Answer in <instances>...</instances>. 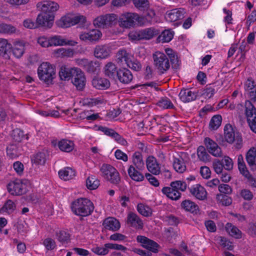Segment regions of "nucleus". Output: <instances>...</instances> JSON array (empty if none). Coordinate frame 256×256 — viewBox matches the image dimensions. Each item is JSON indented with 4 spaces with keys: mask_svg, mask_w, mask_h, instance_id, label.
<instances>
[{
    "mask_svg": "<svg viewBox=\"0 0 256 256\" xmlns=\"http://www.w3.org/2000/svg\"><path fill=\"white\" fill-rule=\"evenodd\" d=\"M93 203L86 198H80L73 202L71 205L72 212L76 215L87 216L92 214L94 210Z\"/></svg>",
    "mask_w": 256,
    "mask_h": 256,
    "instance_id": "obj_1",
    "label": "nucleus"
},
{
    "mask_svg": "<svg viewBox=\"0 0 256 256\" xmlns=\"http://www.w3.org/2000/svg\"><path fill=\"white\" fill-rule=\"evenodd\" d=\"M38 74L40 80L48 84H52L56 76L54 68L48 62L40 64L38 69Z\"/></svg>",
    "mask_w": 256,
    "mask_h": 256,
    "instance_id": "obj_2",
    "label": "nucleus"
},
{
    "mask_svg": "<svg viewBox=\"0 0 256 256\" xmlns=\"http://www.w3.org/2000/svg\"><path fill=\"white\" fill-rule=\"evenodd\" d=\"M160 31L154 28H145L140 30H133L128 34V38L133 40H148L158 35Z\"/></svg>",
    "mask_w": 256,
    "mask_h": 256,
    "instance_id": "obj_3",
    "label": "nucleus"
},
{
    "mask_svg": "<svg viewBox=\"0 0 256 256\" xmlns=\"http://www.w3.org/2000/svg\"><path fill=\"white\" fill-rule=\"evenodd\" d=\"M154 65L160 72V74H164L170 68L168 58L164 53L156 52L153 54Z\"/></svg>",
    "mask_w": 256,
    "mask_h": 256,
    "instance_id": "obj_4",
    "label": "nucleus"
},
{
    "mask_svg": "<svg viewBox=\"0 0 256 256\" xmlns=\"http://www.w3.org/2000/svg\"><path fill=\"white\" fill-rule=\"evenodd\" d=\"M224 136L225 140L229 144L236 142V148L238 149L241 148L242 139L240 134L238 132H235L232 125L226 124L224 128Z\"/></svg>",
    "mask_w": 256,
    "mask_h": 256,
    "instance_id": "obj_5",
    "label": "nucleus"
},
{
    "mask_svg": "<svg viewBox=\"0 0 256 256\" xmlns=\"http://www.w3.org/2000/svg\"><path fill=\"white\" fill-rule=\"evenodd\" d=\"M26 180L16 179L11 181L7 185L8 192L13 196H20L25 194L27 191Z\"/></svg>",
    "mask_w": 256,
    "mask_h": 256,
    "instance_id": "obj_6",
    "label": "nucleus"
},
{
    "mask_svg": "<svg viewBox=\"0 0 256 256\" xmlns=\"http://www.w3.org/2000/svg\"><path fill=\"white\" fill-rule=\"evenodd\" d=\"M54 15L53 14L41 12L38 14L36 21L38 28L42 27L45 28H50L53 25L54 21Z\"/></svg>",
    "mask_w": 256,
    "mask_h": 256,
    "instance_id": "obj_7",
    "label": "nucleus"
},
{
    "mask_svg": "<svg viewBox=\"0 0 256 256\" xmlns=\"http://www.w3.org/2000/svg\"><path fill=\"white\" fill-rule=\"evenodd\" d=\"M136 240L138 242L142 244V246L149 252L154 253H158L159 249L160 248V246L156 242L149 239L147 237L143 236H138L136 237Z\"/></svg>",
    "mask_w": 256,
    "mask_h": 256,
    "instance_id": "obj_8",
    "label": "nucleus"
},
{
    "mask_svg": "<svg viewBox=\"0 0 256 256\" xmlns=\"http://www.w3.org/2000/svg\"><path fill=\"white\" fill-rule=\"evenodd\" d=\"M138 18L139 16L137 14L130 12L124 14L120 18V25L126 28L133 27Z\"/></svg>",
    "mask_w": 256,
    "mask_h": 256,
    "instance_id": "obj_9",
    "label": "nucleus"
},
{
    "mask_svg": "<svg viewBox=\"0 0 256 256\" xmlns=\"http://www.w3.org/2000/svg\"><path fill=\"white\" fill-rule=\"evenodd\" d=\"M78 63L88 73H96L100 70V64L97 61L89 60L88 59L78 60Z\"/></svg>",
    "mask_w": 256,
    "mask_h": 256,
    "instance_id": "obj_10",
    "label": "nucleus"
},
{
    "mask_svg": "<svg viewBox=\"0 0 256 256\" xmlns=\"http://www.w3.org/2000/svg\"><path fill=\"white\" fill-rule=\"evenodd\" d=\"M36 7L42 12L53 14L58 9L59 5L54 2L44 0L38 2Z\"/></svg>",
    "mask_w": 256,
    "mask_h": 256,
    "instance_id": "obj_11",
    "label": "nucleus"
},
{
    "mask_svg": "<svg viewBox=\"0 0 256 256\" xmlns=\"http://www.w3.org/2000/svg\"><path fill=\"white\" fill-rule=\"evenodd\" d=\"M204 144L208 152L214 156H221L222 152L221 148L214 140L208 137L204 140Z\"/></svg>",
    "mask_w": 256,
    "mask_h": 256,
    "instance_id": "obj_12",
    "label": "nucleus"
},
{
    "mask_svg": "<svg viewBox=\"0 0 256 256\" xmlns=\"http://www.w3.org/2000/svg\"><path fill=\"white\" fill-rule=\"evenodd\" d=\"M102 35L100 30L93 29L88 32H84L80 34V38L85 42H92L98 41Z\"/></svg>",
    "mask_w": 256,
    "mask_h": 256,
    "instance_id": "obj_13",
    "label": "nucleus"
},
{
    "mask_svg": "<svg viewBox=\"0 0 256 256\" xmlns=\"http://www.w3.org/2000/svg\"><path fill=\"white\" fill-rule=\"evenodd\" d=\"M76 72H78L73 76L72 82L78 90H82L86 86V78L84 72L80 68H78Z\"/></svg>",
    "mask_w": 256,
    "mask_h": 256,
    "instance_id": "obj_14",
    "label": "nucleus"
},
{
    "mask_svg": "<svg viewBox=\"0 0 256 256\" xmlns=\"http://www.w3.org/2000/svg\"><path fill=\"white\" fill-rule=\"evenodd\" d=\"M184 13L183 8L173 9L166 12L165 18L168 22H174L183 18Z\"/></svg>",
    "mask_w": 256,
    "mask_h": 256,
    "instance_id": "obj_15",
    "label": "nucleus"
},
{
    "mask_svg": "<svg viewBox=\"0 0 256 256\" xmlns=\"http://www.w3.org/2000/svg\"><path fill=\"white\" fill-rule=\"evenodd\" d=\"M133 78L131 72L126 68H119L116 79L124 84L130 83Z\"/></svg>",
    "mask_w": 256,
    "mask_h": 256,
    "instance_id": "obj_16",
    "label": "nucleus"
},
{
    "mask_svg": "<svg viewBox=\"0 0 256 256\" xmlns=\"http://www.w3.org/2000/svg\"><path fill=\"white\" fill-rule=\"evenodd\" d=\"M190 194L197 199L204 200L206 198L207 192L205 188L199 184L188 188Z\"/></svg>",
    "mask_w": 256,
    "mask_h": 256,
    "instance_id": "obj_17",
    "label": "nucleus"
},
{
    "mask_svg": "<svg viewBox=\"0 0 256 256\" xmlns=\"http://www.w3.org/2000/svg\"><path fill=\"white\" fill-rule=\"evenodd\" d=\"M105 76L110 79L116 80L118 72V69L116 65L112 62H108L104 68Z\"/></svg>",
    "mask_w": 256,
    "mask_h": 256,
    "instance_id": "obj_18",
    "label": "nucleus"
},
{
    "mask_svg": "<svg viewBox=\"0 0 256 256\" xmlns=\"http://www.w3.org/2000/svg\"><path fill=\"white\" fill-rule=\"evenodd\" d=\"M78 68H70L66 66H62L59 72V76L62 80H69L74 74L78 72L76 71Z\"/></svg>",
    "mask_w": 256,
    "mask_h": 256,
    "instance_id": "obj_19",
    "label": "nucleus"
},
{
    "mask_svg": "<svg viewBox=\"0 0 256 256\" xmlns=\"http://www.w3.org/2000/svg\"><path fill=\"white\" fill-rule=\"evenodd\" d=\"M146 164L148 170L152 174L155 175L160 174V167L154 157L149 156L146 159Z\"/></svg>",
    "mask_w": 256,
    "mask_h": 256,
    "instance_id": "obj_20",
    "label": "nucleus"
},
{
    "mask_svg": "<svg viewBox=\"0 0 256 256\" xmlns=\"http://www.w3.org/2000/svg\"><path fill=\"white\" fill-rule=\"evenodd\" d=\"M103 225L106 230L113 232L118 230L120 226V222L116 218L112 217L105 219Z\"/></svg>",
    "mask_w": 256,
    "mask_h": 256,
    "instance_id": "obj_21",
    "label": "nucleus"
},
{
    "mask_svg": "<svg viewBox=\"0 0 256 256\" xmlns=\"http://www.w3.org/2000/svg\"><path fill=\"white\" fill-rule=\"evenodd\" d=\"M92 83L94 87L98 90H106L110 86V81L104 78L95 77Z\"/></svg>",
    "mask_w": 256,
    "mask_h": 256,
    "instance_id": "obj_22",
    "label": "nucleus"
},
{
    "mask_svg": "<svg viewBox=\"0 0 256 256\" xmlns=\"http://www.w3.org/2000/svg\"><path fill=\"white\" fill-rule=\"evenodd\" d=\"M180 206L186 211L189 212L193 214H198L200 211L198 206L189 200L182 201Z\"/></svg>",
    "mask_w": 256,
    "mask_h": 256,
    "instance_id": "obj_23",
    "label": "nucleus"
},
{
    "mask_svg": "<svg viewBox=\"0 0 256 256\" xmlns=\"http://www.w3.org/2000/svg\"><path fill=\"white\" fill-rule=\"evenodd\" d=\"M180 100L184 102H188L194 100L196 98V95L188 89L182 90L179 94Z\"/></svg>",
    "mask_w": 256,
    "mask_h": 256,
    "instance_id": "obj_24",
    "label": "nucleus"
},
{
    "mask_svg": "<svg viewBox=\"0 0 256 256\" xmlns=\"http://www.w3.org/2000/svg\"><path fill=\"white\" fill-rule=\"evenodd\" d=\"M162 192L167 197L172 200H178L181 196V193L179 191L171 187H164L162 188Z\"/></svg>",
    "mask_w": 256,
    "mask_h": 256,
    "instance_id": "obj_25",
    "label": "nucleus"
},
{
    "mask_svg": "<svg viewBox=\"0 0 256 256\" xmlns=\"http://www.w3.org/2000/svg\"><path fill=\"white\" fill-rule=\"evenodd\" d=\"M246 160L252 169L256 170V148H252L248 152Z\"/></svg>",
    "mask_w": 256,
    "mask_h": 256,
    "instance_id": "obj_26",
    "label": "nucleus"
},
{
    "mask_svg": "<svg viewBox=\"0 0 256 256\" xmlns=\"http://www.w3.org/2000/svg\"><path fill=\"white\" fill-rule=\"evenodd\" d=\"M110 50L105 46H97L94 48V56L99 58H105L110 55Z\"/></svg>",
    "mask_w": 256,
    "mask_h": 256,
    "instance_id": "obj_27",
    "label": "nucleus"
},
{
    "mask_svg": "<svg viewBox=\"0 0 256 256\" xmlns=\"http://www.w3.org/2000/svg\"><path fill=\"white\" fill-rule=\"evenodd\" d=\"M138 170L136 168L131 165L128 169V174L132 180L136 182H142L144 180V177Z\"/></svg>",
    "mask_w": 256,
    "mask_h": 256,
    "instance_id": "obj_28",
    "label": "nucleus"
},
{
    "mask_svg": "<svg viewBox=\"0 0 256 256\" xmlns=\"http://www.w3.org/2000/svg\"><path fill=\"white\" fill-rule=\"evenodd\" d=\"M128 222L130 223L132 226H136L139 229H141L143 227V222L142 220L133 212L130 213L128 214Z\"/></svg>",
    "mask_w": 256,
    "mask_h": 256,
    "instance_id": "obj_29",
    "label": "nucleus"
},
{
    "mask_svg": "<svg viewBox=\"0 0 256 256\" xmlns=\"http://www.w3.org/2000/svg\"><path fill=\"white\" fill-rule=\"evenodd\" d=\"M24 52V46L21 42H16L14 46H12L10 52H12L13 55L16 58H20L23 55Z\"/></svg>",
    "mask_w": 256,
    "mask_h": 256,
    "instance_id": "obj_30",
    "label": "nucleus"
},
{
    "mask_svg": "<svg viewBox=\"0 0 256 256\" xmlns=\"http://www.w3.org/2000/svg\"><path fill=\"white\" fill-rule=\"evenodd\" d=\"M12 137L14 141L18 143L22 142L24 140L28 139V136L24 134V131L18 128L12 130Z\"/></svg>",
    "mask_w": 256,
    "mask_h": 256,
    "instance_id": "obj_31",
    "label": "nucleus"
},
{
    "mask_svg": "<svg viewBox=\"0 0 256 256\" xmlns=\"http://www.w3.org/2000/svg\"><path fill=\"white\" fill-rule=\"evenodd\" d=\"M58 146L62 151L69 152L74 148V144L72 141L64 139L58 142Z\"/></svg>",
    "mask_w": 256,
    "mask_h": 256,
    "instance_id": "obj_32",
    "label": "nucleus"
},
{
    "mask_svg": "<svg viewBox=\"0 0 256 256\" xmlns=\"http://www.w3.org/2000/svg\"><path fill=\"white\" fill-rule=\"evenodd\" d=\"M173 166L176 171L179 173H182L186 170V166L184 164V160L180 156L179 158L174 157Z\"/></svg>",
    "mask_w": 256,
    "mask_h": 256,
    "instance_id": "obj_33",
    "label": "nucleus"
},
{
    "mask_svg": "<svg viewBox=\"0 0 256 256\" xmlns=\"http://www.w3.org/2000/svg\"><path fill=\"white\" fill-rule=\"evenodd\" d=\"M132 162L135 168L141 170L144 168V162L142 160V154L139 152H136L132 156Z\"/></svg>",
    "mask_w": 256,
    "mask_h": 256,
    "instance_id": "obj_34",
    "label": "nucleus"
},
{
    "mask_svg": "<svg viewBox=\"0 0 256 256\" xmlns=\"http://www.w3.org/2000/svg\"><path fill=\"white\" fill-rule=\"evenodd\" d=\"M226 231L232 236L236 238H242V232L236 226H233L231 223H227L225 226Z\"/></svg>",
    "mask_w": 256,
    "mask_h": 256,
    "instance_id": "obj_35",
    "label": "nucleus"
},
{
    "mask_svg": "<svg viewBox=\"0 0 256 256\" xmlns=\"http://www.w3.org/2000/svg\"><path fill=\"white\" fill-rule=\"evenodd\" d=\"M75 172L72 168L66 167L64 170H60L58 172V174L61 179L64 180H68L72 178L75 176Z\"/></svg>",
    "mask_w": 256,
    "mask_h": 256,
    "instance_id": "obj_36",
    "label": "nucleus"
},
{
    "mask_svg": "<svg viewBox=\"0 0 256 256\" xmlns=\"http://www.w3.org/2000/svg\"><path fill=\"white\" fill-rule=\"evenodd\" d=\"M12 44L8 42L7 40L0 38V56H3L10 53Z\"/></svg>",
    "mask_w": 256,
    "mask_h": 256,
    "instance_id": "obj_37",
    "label": "nucleus"
},
{
    "mask_svg": "<svg viewBox=\"0 0 256 256\" xmlns=\"http://www.w3.org/2000/svg\"><path fill=\"white\" fill-rule=\"evenodd\" d=\"M198 158L200 161L206 162L210 161V156L208 154L204 146H200L197 149Z\"/></svg>",
    "mask_w": 256,
    "mask_h": 256,
    "instance_id": "obj_38",
    "label": "nucleus"
},
{
    "mask_svg": "<svg viewBox=\"0 0 256 256\" xmlns=\"http://www.w3.org/2000/svg\"><path fill=\"white\" fill-rule=\"evenodd\" d=\"M174 36V32L170 30H165L158 37V42H170Z\"/></svg>",
    "mask_w": 256,
    "mask_h": 256,
    "instance_id": "obj_39",
    "label": "nucleus"
},
{
    "mask_svg": "<svg viewBox=\"0 0 256 256\" xmlns=\"http://www.w3.org/2000/svg\"><path fill=\"white\" fill-rule=\"evenodd\" d=\"M245 108V113L248 120V118H252L256 116V109L250 101L246 100V102Z\"/></svg>",
    "mask_w": 256,
    "mask_h": 256,
    "instance_id": "obj_40",
    "label": "nucleus"
},
{
    "mask_svg": "<svg viewBox=\"0 0 256 256\" xmlns=\"http://www.w3.org/2000/svg\"><path fill=\"white\" fill-rule=\"evenodd\" d=\"M100 184V180L94 176H89L86 180V187L90 190L96 189Z\"/></svg>",
    "mask_w": 256,
    "mask_h": 256,
    "instance_id": "obj_41",
    "label": "nucleus"
},
{
    "mask_svg": "<svg viewBox=\"0 0 256 256\" xmlns=\"http://www.w3.org/2000/svg\"><path fill=\"white\" fill-rule=\"evenodd\" d=\"M56 239L62 244H67L70 241V234L64 230H60L56 234Z\"/></svg>",
    "mask_w": 256,
    "mask_h": 256,
    "instance_id": "obj_42",
    "label": "nucleus"
},
{
    "mask_svg": "<svg viewBox=\"0 0 256 256\" xmlns=\"http://www.w3.org/2000/svg\"><path fill=\"white\" fill-rule=\"evenodd\" d=\"M222 118L220 115L217 114L213 116L209 124L210 129L211 130H217L222 124Z\"/></svg>",
    "mask_w": 256,
    "mask_h": 256,
    "instance_id": "obj_43",
    "label": "nucleus"
},
{
    "mask_svg": "<svg viewBox=\"0 0 256 256\" xmlns=\"http://www.w3.org/2000/svg\"><path fill=\"white\" fill-rule=\"evenodd\" d=\"M56 25L60 28H66L72 26L70 16H66L62 17L56 22Z\"/></svg>",
    "mask_w": 256,
    "mask_h": 256,
    "instance_id": "obj_44",
    "label": "nucleus"
},
{
    "mask_svg": "<svg viewBox=\"0 0 256 256\" xmlns=\"http://www.w3.org/2000/svg\"><path fill=\"white\" fill-rule=\"evenodd\" d=\"M238 168L241 174L245 177L247 176L250 172L247 170L245 163L244 161L242 155H240L238 158Z\"/></svg>",
    "mask_w": 256,
    "mask_h": 256,
    "instance_id": "obj_45",
    "label": "nucleus"
},
{
    "mask_svg": "<svg viewBox=\"0 0 256 256\" xmlns=\"http://www.w3.org/2000/svg\"><path fill=\"white\" fill-rule=\"evenodd\" d=\"M50 46H63L70 44V42H67L64 39L60 38V36H54L49 38Z\"/></svg>",
    "mask_w": 256,
    "mask_h": 256,
    "instance_id": "obj_46",
    "label": "nucleus"
},
{
    "mask_svg": "<svg viewBox=\"0 0 256 256\" xmlns=\"http://www.w3.org/2000/svg\"><path fill=\"white\" fill-rule=\"evenodd\" d=\"M8 156L11 158H16L19 155L18 148L16 144H9L6 148Z\"/></svg>",
    "mask_w": 256,
    "mask_h": 256,
    "instance_id": "obj_47",
    "label": "nucleus"
},
{
    "mask_svg": "<svg viewBox=\"0 0 256 256\" xmlns=\"http://www.w3.org/2000/svg\"><path fill=\"white\" fill-rule=\"evenodd\" d=\"M115 170L116 168L114 167L110 164H104L100 168V171L102 176L106 179L108 178L109 175L113 174L112 172H115Z\"/></svg>",
    "mask_w": 256,
    "mask_h": 256,
    "instance_id": "obj_48",
    "label": "nucleus"
},
{
    "mask_svg": "<svg viewBox=\"0 0 256 256\" xmlns=\"http://www.w3.org/2000/svg\"><path fill=\"white\" fill-rule=\"evenodd\" d=\"M32 162L36 164L44 165L46 161V154L44 152H40L34 155L32 159Z\"/></svg>",
    "mask_w": 256,
    "mask_h": 256,
    "instance_id": "obj_49",
    "label": "nucleus"
},
{
    "mask_svg": "<svg viewBox=\"0 0 256 256\" xmlns=\"http://www.w3.org/2000/svg\"><path fill=\"white\" fill-rule=\"evenodd\" d=\"M137 210L142 215L148 217L152 214V211L150 208L144 206L142 204H139L137 206Z\"/></svg>",
    "mask_w": 256,
    "mask_h": 256,
    "instance_id": "obj_50",
    "label": "nucleus"
},
{
    "mask_svg": "<svg viewBox=\"0 0 256 256\" xmlns=\"http://www.w3.org/2000/svg\"><path fill=\"white\" fill-rule=\"evenodd\" d=\"M158 105L164 109H172L174 108V106L168 98H162L158 102Z\"/></svg>",
    "mask_w": 256,
    "mask_h": 256,
    "instance_id": "obj_51",
    "label": "nucleus"
},
{
    "mask_svg": "<svg viewBox=\"0 0 256 256\" xmlns=\"http://www.w3.org/2000/svg\"><path fill=\"white\" fill-rule=\"evenodd\" d=\"M170 187L176 189V190L184 192L186 189V184L185 182L181 180L172 182L170 184Z\"/></svg>",
    "mask_w": 256,
    "mask_h": 256,
    "instance_id": "obj_52",
    "label": "nucleus"
},
{
    "mask_svg": "<svg viewBox=\"0 0 256 256\" xmlns=\"http://www.w3.org/2000/svg\"><path fill=\"white\" fill-rule=\"evenodd\" d=\"M112 172L113 174L109 175L108 178H106V180L110 182L111 184L117 185L120 181V174L116 169L115 170V172Z\"/></svg>",
    "mask_w": 256,
    "mask_h": 256,
    "instance_id": "obj_53",
    "label": "nucleus"
},
{
    "mask_svg": "<svg viewBox=\"0 0 256 256\" xmlns=\"http://www.w3.org/2000/svg\"><path fill=\"white\" fill-rule=\"evenodd\" d=\"M16 205L14 202L10 200L6 201L2 208V210L8 214L12 213L16 209Z\"/></svg>",
    "mask_w": 256,
    "mask_h": 256,
    "instance_id": "obj_54",
    "label": "nucleus"
},
{
    "mask_svg": "<svg viewBox=\"0 0 256 256\" xmlns=\"http://www.w3.org/2000/svg\"><path fill=\"white\" fill-rule=\"evenodd\" d=\"M126 64L128 68L135 71H139L142 68L140 62L137 60L130 59Z\"/></svg>",
    "mask_w": 256,
    "mask_h": 256,
    "instance_id": "obj_55",
    "label": "nucleus"
},
{
    "mask_svg": "<svg viewBox=\"0 0 256 256\" xmlns=\"http://www.w3.org/2000/svg\"><path fill=\"white\" fill-rule=\"evenodd\" d=\"M116 56L118 57V62H124L126 64L127 63L128 60L130 59L128 57L129 54L126 50H119L116 54Z\"/></svg>",
    "mask_w": 256,
    "mask_h": 256,
    "instance_id": "obj_56",
    "label": "nucleus"
},
{
    "mask_svg": "<svg viewBox=\"0 0 256 256\" xmlns=\"http://www.w3.org/2000/svg\"><path fill=\"white\" fill-rule=\"evenodd\" d=\"M16 30V28L10 24H0V33L12 34Z\"/></svg>",
    "mask_w": 256,
    "mask_h": 256,
    "instance_id": "obj_57",
    "label": "nucleus"
},
{
    "mask_svg": "<svg viewBox=\"0 0 256 256\" xmlns=\"http://www.w3.org/2000/svg\"><path fill=\"white\" fill-rule=\"evenodd\" d=\"M216 198L219 200H220V202L222 204V205L226 206H228L230 205L232 203V198L230 196L226 194H217Z\"/></svg>",
    "mask_w": 256,
    "mask_h": 256,
    "instance_id": "obj_58",
    "label": "nucleus"
},
{
    "mask_svg": "<svg viewBox=\"0 0 256 256\" xmlns=\"http://www.w3.org/2000/svg\"><path fill=\"white\" fill-rule=\"evenodd\" d=\"M72 20V26L79 24L80 26H83L86 22V17L84 16L78 15L70 16Z\"/></svg>",
    "mask_w": 256,
    "mask_h": 256,
    "instance_id": "obj_59",
    "label": "nucleus"
},
{
    "mask_svg": "<svg viewBox=\"0 0 256 256\" xmlns=\"http://www.w3.org/2000/svg\"><path fill=\"white\" fill-rule=\"evenodd\" d=\"M220 244L224 248H226V249L230 250H233L234 246L232 245V242H230L228 238L224 236H219Z\"/></svg>",
    "mask_w": 256,
    "mask_h": 256,
    "instance_id": "obj_60",
    "label": "nucleus"
},
{
    "mask_svg": "<svg viewBox=\"0 0 256 256\" xmlns=\"http://www.w3.org/2000/svg\"><path fill=\"white\" fill-rule=\"evenodd\" d=\"M215 93V90L211 86V84H207L203 90L202 96L206 98H211Z\"/></svg>",
    "mask_w": 256,
    "mask_h": 256,
    "instance_id": "obj_61",
    "label": "nucleus"
},
{
    "mask_svg": "<svg viewBox=\"0 0 256 256\" xmlns=\"http://www.w3.org/2000/svg\"><path fill=\"white\" fill-rule=\"evenodd\" d=\"M106 21V28L111 26L113 23L117 20V16L115 14H108L104 15Z\"/></svg>",
    "mask_w": 256,
    "mask_h": 256,
    "instance_id": "obj_62",
    "label": "nucleus"
},
{
    "mask_svg": "<svg viewBox=\"0 0 256 256\" xmlns=\"http://www.w3.org/2000/svg\"><path fill=\"white\" fill-rule=\"evenodd\" d=\"M43 244L48 250H54L56 246L54 240L51 238H46L44 240Z\"/></svg>",
    "mask_w": 256,
    "mask_h": 256,
    "instance_id": "obj_63",
    "label": "nucleus"
},
{
    "mask_svg": "<svg viewBox=\"0 0 256 256\" xmlns=\"http://www.w3.org/2000/svg\"><path fill=\"white\" fill-rule=\"evenodd\" d=\"M222 162L224 168L228 170H230L232 169L233 162L232 160L228 156H224V158L221 160Z\"/></svg>",
    "mask_w": 256,
    "mask_h": 256,
    "instance_id": "obj_64",
    "label": "nucleus"
}]
</instances>
